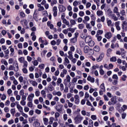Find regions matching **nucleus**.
Returning a JSON list of instances; mask_svg holds the SVG:
<instances>
[{
    "label": "nucleus",
    "instance_id": "aec40b11",
    "mask_svg": "<svg viewBox=\"0 0 127 127\" xmlns=\"http://www.w3.org/2000/svg\"><path fill=\"white\" fill-rule=\"evenodd\" d=\"M43 121L44 125H45V126H47V125H48V119L44 118Z\"/></svg>",
    "mask_w": 127,
    "mask_h": 127
},
{
    "label": "nucleus",
    "instance_id": "9d476101",
    "mask_svg": "<svg viewBox=\"0 0 127 127\" xmlns=\"http://www.w3.org/2000/svg\"><path fill=\"white\" fill-rule=\"evenodd\" d=\"M105 37H106V38H107V39H110L112 38V33L111 32H107L105 35Z\"/></svg>",
    "mask_w": 127,
    "mask_h": 127
},
{
    "label": "nucleus",
    "instance_id": "1a4fd4ad",
    "mask_svg": "<svg viewBox=\"0 0 127 127\" xmlns=\"http://www.w3.org/2000/svg\"><path fill=\"white\" fill-rule=\"evenodd\" d=\"M92 41V37L91 36H87L85 38V43H88L89 41Z\"/></svg>",
    "mask_w": 127,
    "mask_h": 127
},
{
    "label": "nucleus",
    "instance_id": "72a5a7b5",
    "mask_svg": "<svg viewBox=\"0 0 127 127\" xmlns=\"http://www.w3.org/2000/svg\"><path fill=\"white\" fill-rule=\"evenodd\" d=\"M45 66V65L44 64H41L39 65V68H41L42 70H43V69H44Z\"/></svg>",
    "mask_w": 127,
    "mask_h": 127
},
{
    "label": "nucleus",
    "instance_id": "13d9d810",
    "mask_svg": "<svg viewBox=\"0 0 127 127\" xmlns=\"http://www.w3.org/2000/svg\"><path fill=\"white\" fill-rule=\"evenodd\" d=\"M14 123V121L13 119H11V120H9L8 122V125H12Z\"/></svg>",
    "mask_w": 127,
    "mask_h": 127
},
{
    "label": "nucleus",
    "instance_id": "79ce46f5",
    "mask_svg": "<svg viewBox=\"0 0 127 127\" xmlns=\"http://www.w3.org/2000/svg\"><path fill=\"white\" fill-rule=\"evenodd\" d=\"M22 71L24 74H27V73H28V71L27 70V69H26V68H23L22 69Z\"/></svg>",
    "mask_w": 127,
    "mask_h": 127
},
{
    "label": "nucleus",
    "instance_id": "09e8293b",
    "mask_svg": "<svg viewBox=\"0 0 127 127\" xmlns=\"http://www.w3.org/2000/svg\"><path fill=\"white\" fill-rule=\"evenodd\" d=\"M47 53V50H44L41 54V55H43V56H45V54Z\"/></svg>",
    "mask_w": 127,
    "mask_h": 127
},
{
    "label": "nucleus",
    "instance_id": "412c9836",
    "mask_svg": "<svg viewBox=\"0 0 127 127\" xmlns=\"http://www.w3.org/2000/svg\"><path fill=\"white\" fill-rule=\"evenodd\" d=\"M70 42L71 43H76L77 42V39L76 38H72L70 39Z\"/></svg>",
    "mask_w": 127,
    "mask_h": 127
},
{
    "label": "nucleus",
    "instance_id": "39448f33",
    "mask_svg": "<svg viewBox=\"0 0 127 127\" xmlns=\"http://www.w3.org/2000/svg\"><path fill=\"white\" fill-rule=\"evenodd\" d=\"M104 57H105V53H101L99 55V57L96 58L97 62H101V61H103Z\"/></svg>",
    "mask_w": 127,
    "mask_h": 127
},
{
    "label": "nucleus",
    "instance_id": "ea45409f",
    "mask_svg": "<svg viewBox=\"0 0 127 127\" xmlns=\"http://www.w3.org/2000/svg\"><path fill=\"white\" fill-rule=\"evenodd\" d=\"M14 59L12 58H10L8 60L9 64H12L13 63Z\"/></svg>",
    "mask_w": 127,
    "mask_h": 127
},
{
    "label": "nucleus",
    "instance_id": "8fccbe9b",
    "mask_svg": "<svg viewBox=\"0 0 127 127\" xmlns=\"http://www.w3.org/2000/svg\"><path fill=\"white\" fill-rule=\"evenodd\" d=\"M19 94L20 96H23L24 95V90L22 89L20 91Z\"/></svg>",
    "mask_w": 127,
    "mask_h": 127
},
{
    "label": "nucleus",
    "instance_id": "f704fd0d",
    "mask_svg": "<svg viewBox=\"0 0 127 127\" xmlns=\"http://www.w3.org/2000/svg\"><path fill=\"white\" fill-rule=\"evenodd\" d=\"M10 113H11V115L14 116V114H15V109H11L10 110Z\"/></svg>",
    "mask_w": 127,
    "mask_h": 127
},
{
    "label": "nucleus",
    "instance_id": "3c124183",
    "mask_svg": "<svg viewBox=\"0 0 127 127\" xmlns=\"http://www.w3.org/2000/svg\"><path fill=\"white\" fill-rule=\"evenodd\" d=\"M60 90L61 91H63L64 90V85L63 83L60 84Z\"/></svg>",
    "mask_w": 127,
    "mask_h": 127
},
{
    "label": "nucleus",
    "instance_id": "4be33fe9",
    "mask_svg": "<svg viewBox=\"0 0 127 127\" xmlns=\"http://www.w3.org/2000/svg\"><path fill=\"white\" fill-rule=\"evenodd\" d=\"M110 61H111V62H116V61H117V57H112L110 59Z\"/></svg>",
    "mask_w": 127,
    "mask_h": 127
},
{
    "label": "nucleus",
    "instance_id": "a211bd4d",
    "mask_svg": "<svg viewBox=\"0 0 127 127\" xmlns=\"http://www.w3.org/2000/svg\"><path fill=\"white\" fill-rule=\"evenodd\" d=\"M95 37H96V38H97V41H99L100 42V41H101V40H102V39L103 38V37H102V36H99V35H95Z\"/></svg>",
    "mask_w": 127,
    "mask_h": 127
},
{
    "label": "nucleus",
    "instance_id": "c85d7f7f",
    "mask_svg": "<svg viewBox=\"0 0 127 127\" xmlns=\"http://www.w3.org/2000/svg\"><path fill=\"white\" fill-rule=\"evenodd\" d=\"M47 97L49 100H52V99L53 98V96H52V94L51 93L48 94Z\"/></svg>",
    "mask_w": 127,
    "mask_h": 127
},
{
    "label": "nucleus",
    "instance_id": "052dcab7",
    "mask_svg": "<svg viewBox=\"0 0 127 127\" xmlns=\"http://www.w3.org/2000/svg\"><path fill=\"white\" fill-rule=\"evenodd\" d=\"M127 76L126 75H123V77H122V81H126Z\"/></svg>",
    "mask_w": 127,
    "mask_h": 127
},
{
    "label": "nucleus",
    "instance_id": "a18cd8bd",
    "mask_svg": "<svg viewBox=\"0 0 127 127\" xmlns=\"http://www.w3.org/2000/svg\"><path fill=\"white\" fill-rule=\"evenodd\" d=\"M91 119H92L93 121H95V120H97V116L96 115H91Z\"/></svg>",
    "mask_w": 127,
    "mask_h": 127
},
{
    "label": "nucleus",
    "instance_id": "f257e3e1",
    "mask_svg": "<svg viewBox=\"0 0 127 127\" xmlns=\"http://www.w3.org/2000/svg\"><path fill=\"white\" fill-rule=\"evenodd\" d=\"M8 70H13L14 72H18L19 70V67L18 66V63L17 61L15 60L13 63V65H10L8 67Z\"/></svg>",
    "mask_w": 127,
    "mask_h": 127
},
{
    "label": "nucleus",
    "instance_id": "4468645a",
    "mask_svg": "<svg viewBox=\"0 0 127 127\" xmlns=\"http://www.w3.org/2000/svg\"><path fill=\"white\" fill-rule=\"evenodd\" d=\"M94 50L95 52H99L101 50V49L99 46H95L94 48Z\"/></svg>",
    "mask_w": 127,
    "mask_h": 127
},
{
    "label": "nucleus",
    "instance_id": "9b49d317",
    "mask_svg": "<svg viewBox=\"0 0 127 127\" xmlns=\"http://www.w3.org/2000/svg\"><path fill=\"white\" fill-rule=\"evenodd\" d=\"M33 18L35 20V21H38V15L36 12H34Z\"/></svg>",
    "mask_w": 127,
    "mask_h": 127
},
{
    "label": "nucleus",
    "instance_id": "5701e85b",
    "mask_svg": "<svg viewBox=\"0 0 127 127\" xmlns=\"http://www.w3.org/2000/svg\"><path fill=\"white\" fill-rule=\"evenodd\" d=\"M57 3V0H52L51 2V5L52 6H53L54 4H56Z\"/></svg>",
    "mask_w": 127,
    "mask_h": 127
},
{
    "label": "nucleus",
    "instance_id": "338daca9",
    "mask_svg": "<svg viewBox=\"0 0 127 127\" xmlns=\"http://www.w3.org/2000/svg\"><path fill=\"white\" fill-rule=\"evenodd\" d=\"M50 61H52V62H55V61H56V60H55V57H52L50 58Z\"/></svg>",
    "mask_w": 127,
    "mask_h": 127
},
{
    "label": "nucleus",
    "instance_id": "864d4df0",
    "mask_svg": "<svg viewBox=\"0 0 127 127\" xmlns=\"http://www.w3.org/2000/svg\"><path fill=\"white\" fill-rule=\"evenodd\" d=\"M119 9H118L117 7H115L114 9L113 10L114 13H118V11Z\"/></svg>",
    "mask_w": 127,
    "mask_h": 127
},
{
    "label": "nucleus",
    "instance_id": "0e129e2a",
    "mask_svg": "<svg viewBox=\"0 0 127 127\" xmlns=\"http://www.w3.org/2000/svg\"><path fill=\"white\" fill-rule=\"evenodd\" d=\"M40 126V123H39L38 122L36 121L35 122V127H39Z\"/></svg>",
    "mask_w": 127,
    "mask_h": 127
},
{
    "label": "nucleus",
    "instance_id": "b1692460",
    "mask_svg": "<svg viewBox=\"0 0 127 127\" xmlns=\"http://www.w3.org/2000/svg\"><path fill=\"white\" fill-rule=\"evenodd\" d=\"M27 106L29 108H32L33 107V104H32V101H29L27 103Z\"/></svg>",
    "mask_w": 127,
    "mask_h": 127
},
{
    "label": "nucleus",
    "instance_id": "0eeeda50",
    "mask_svg": "<svg viewBox=\"0 0 127 127\" xmlns=\"http://www.w3.org/2000/svg\"><path fill=\"white\" fill-rule=\"evenodd\" d=\"M122 29L123 32H125V31H127V21H124L122 24Z\"/></svg>",
    "mask_w": 127,
    "mask_h": 127
},
{
    "label": "nucleus",
    "instance_id": "4c0bfd02",
    "mask_svg": "<svg viewBox=\"0 0 127 127\" xmlns=\"http://www.w3.org/2000/svg\"><path fill=\"white\" fill-rule=\"evenodd\" d=\"M107 13L108 14V15H110V16H111V15H112V10L109 8L107 10Z\"/></svg>",
    "mask_w": 127,
    "mask_h": 127
},
{
    "label": "nucleus",
    "instance_id": "f03ea898",
    "mask_svg": "<svg viewBox=\"0 0 127 127\" xmlns=\"http://www.w3.org/2000/svg\"><path fill=\"white\" fill-rule=\"evenodd\" d=\"M83 51L85 54L89 53V55H93L94 54V50L90 49V47L87 45L84 46Z\"/></svg>",
    "mask_w": 127,
    "mask_h": 127
},
{
    "label": "nucleus",
    "instance_id": "a878e982",
    "mask_svg": "<svg viewBox=\"0 0 127 127\" xmlns=\"http://www.w3.org/2000/svg\"><path fill=\"white\" fill-rule=\"evenodd\" d=\"M35 118H36V117L33 116V117H32V118H29V123L31 124V123H32V122L34 121V119H35Z\"/></svg>",
    "mask_w": 127,
    "mask_h": 127
},
{
    "label": "nucleus",
    "instance_id": "6e6552de",
    "mask_svg": "<svg viewBox=\"0 0 127 127\" xmlns=\"http://www.w3.org/2000/svg\"><path fill=\"white\" fill-rule=\"evenodd\" d=\"M64 84L65 86V89L64 90V93H68V83H67V80L66 79H64Z\"/></svg>",
    "mask_w": 127,
    "mask_h": 127
},
{
    "label": "nucleus",
    "instance_id": "393cba45",
    "mask_svg": "<svg viewBox=\"0 0 127 127\" xmlns=\"http://www.w3.org/2000/svg\"><path fill=\"white\" fill-rule=\"evenodd\" d=\"M71 80V77H70V75H67L66 76V82H67V84H68V83H70V80Z\"/></svg>",
    "mask_w": 127,
    "mask_h": 127
},
{
    "label": "nucleus",
    "instance_id": "2eb2a0df",
    "mask_svg": "<svg viewBox=\"0 0 127 127\" xmlns=\"http://www.w3.org/2000/svg\"><path fill=\"white\" fill-rule=\"evenodd\" d=\"M104 31H103V30H98L96 35H102Z\"/></svg>",
    "mask_w": 127,
    "mask_h": 127
},
{
    "label": "nucleus",
    "instance_id": "e433bc0d",
    "mask_svg": "<svg viewBox=\"0 0 127 127\" xmlns=\"http://www.w3.org/2000/svg\"><path fill=\"white\" fill-rule=\"evenodd\" d=\"M21 115L22 116H23V117H24V118H28V116L27 115V114L24 113L23 111L21 112Z\"/></svg>",
    "mask_w": 127,
    "mask_h": 127
},
{
    "label": "nucleus",
    "instance_id": "a19ab883",
    "mask_svg": "<svg viewBox=\"0 0 127 127\" xmlns=\"http://www.w3.org/2000/svg\"><path fill=\"white\" fill-rule=\"evenodd\" d=\"M27 61H28V62H31V61H32V58L30 57V56H28L27 57Z\"/></svg>",
    "mask_w": 127,
    "mask_h": 127
},
{
    "label": "nucleus",
    "instance_id": "4d7b16f0",
    "mask_svg": "<svg viewBox=\"0 0 127 127\" xmlns=\"http://www.w3.org/2000/svg\"><path fill=\"white\" fill-rule=\"evenodd\" d=\"M120 13L121 14H122V15H126V10H125L124 9L122 10V11H121Z\"/></svg>",
    "mask_w": 127,
    "mask_h": 127
},
{
    "label": "nucleus",
    "instance_id": "7ed1b4c3",
    "mask_svg": "<svg viewBox=\"0 0 127 127\" xmlns=\"http://www.w3.org/2000/svg\"><path fill=\"white\" fill-rule=\"evenodd\" d=\"M20 23L21 25L25 28V29H28V28H29V27H28V22L27 21V20H21L20 21Z\"/></svg>",
    "mask_w": 127,
    "mask_h": 127
},
{
    "label": "nucleus",
    "instance_id": "49530a36",
    "mask_svg": "<svg viewBox=\"0 0 127 127\" xmlns=\"http://www.w3.org/2000/svg\"><path fill=\"white\" fill-rule=\"evenodd\" d=\"M126 117H127V114L126 113H124L123 114H122V118L123 119V120H125Z\"/></svg>",
    "mask_w": 127,
    "mask_h": 127
},
{
    "label": "nucleus",
    "instance_id": "58836bf2",
    "mask_svg": "<svg viewBox=\"0 0 127 127\" xmlns=\"http://www.w3.org/2000/svg\"><path fill=\"white\" fill-rule=\"evenodd\" d=\"M32 63H33L34 66H37V65H38L37 60H35L34 62H32Z\"/></svg>",
    "mask_w": 127,
    "mask_h": 127
},
{
    "label": "nucleus",
    "instance_id": "6ab92c4d",
    "mask_svg": "<svg viewBox=\"0 0 127 127\" xmlns=\"http://www.w3.org/2000/svg\"><path fill=\"white\" fill-rule=\"evenodd\" d=\"M103 14H104L103 11L98 10L97 11V15L98 16H101V15H103Z\"/></svg>",
    "mask_w": 127,
    "mask_h": 127
},
{
    "label": "nucleus",
    "instance_id": "2f4dec72",
    "mask_svg": "<svg viewBox=\"0 0 127 127\" xmlns=\"http://www.w3.org/2000/svg\"><path fill=\"white\" fill-rule=\"evenodd\" d=\"M79 29H83L84 28V24H78Z\"/></svg>",
    "mask_w": 127,
    "mask_h": 127
},
{
    "label": "nucleus",
    "instance_id": "5fc2aeb1",
    "mask_svg": "<svg viewBox=\"0 0 127 127\" xmlns=\"http://www.w3.org/2000/svg\"><path fill=\"white\" fill-rule=\"evenodd\" d=\"M114 68V64H109V70H110V69H113Z\"/></svg>",
    "mask_w": 127,
    "mask_h": 127
},
{
    "label": "nucleus",
    "instance_id": "603ef678",
    "mask_svg": "<svg viewBox=\"0 0 127 127\" xmlns=\"http://www.w3.org/2000/svg\"><path fill=\"white\" fill-rule=\"evenodd\" d=\"M91 17V20L94 21H96V17H95V15L92 14Z\"/></svg>",
    "mask_w": 127,
    "mask_h": 127
},
{
    "label": "nucleus",
    "instance_id": "6e6d98bb",
    "mask_svg": "<svg viewBox=\"0 0 127 127\" xmlns=\"http://www.w3.org/2000/svg\"><path fill=\"white\" fill-rule=\"evenodd\" d=\"M28 63L27 61H24V67H25V68H27V65H28Z\"/></svg>",
    "mask_w": 127,
    "mask_h": 127
},
{
    "label": "nucleus",
    "instance_id": "dca6fc26",
    "mask_svg": "<svg viewBox=\"0 0 127 127\" xmlns=\"http://www.w3.org/2000/svg\"><path fill=\"white\" fill-rule=\"evenodd\" d=\"M100 90L106 91V87H105V83H103L100 85Z\"/></svg>",
    "mask_w": 127,
    "mask_h": 127
},
{
    "label": "nucleus",
    "instance_id": "37998d69",
    "mask_svg": "<svg viewBox=\"0 0 127 127\" xmlns=\"http://www.w3.org/2000/svg\"><path fill=\"white\" fill-rule=\"evenodd\" d=\"M35 96L36 97H39V96H40V91H36Z\"/></svg>",
    "mask_w": 127,
    "mask_h": 127
},
{
    "label": "nucleus",
    "instance_id": "680f3d73",
    "mask_svg": "<svg viewBox=\"0 0 127 127\" xmlns=\"http://www.w3.org/2000/svg\"><path fill=\"white\" fill-rule=\"evenodd\" d=\"M99 73L100 75H104V74H105V71H104L103 69H100Z\"/></svg>",
    "mask_w": 127,
    "mask_h": 127
},
{
    "label": "nucleus",
    "instance_id": "774afa93",
    "mask_svg": "<svg viewBox=\"0 0 127 127\" xmlns=\"http://www.w3.org/2000/svg\"><path fill=\"white\" fill-rule=\"evenodd\" d=\"M25 12L27 14H29L30 13V10H29L28 8L26 9Z\"/></svg>",
    "mask_w": 127,
    "mask_h": 127
},
{
    "label": "nucleus",
    "instance_id": "473e14b6",
    "mask_svg": "<svg viewBox=\"0 0 127 127\" xmlns=\"http://www.w3.org/2000/svg\"><path fill=\"white\" fill-rule=\"evenodd\" d=\"M18 60H19L20 63H23V61L24 60V58L21 57L18 59Z\"/></svg>",
    "mask_w": 127,
    "mask_h": 127
},
{
    "label": "nucleus",
    "instance_id": "bf43d9fd",
    "mask_svg": "<svg viewBox=\"0 0 127 127\" xmlns=\"http://www.w3.org/2000/svg\"><path fill=\"white\" fill-rule=\"evenodd\" d=\"M79 45L81 47H84L85 46V43L84 42H81Z\"/></svg>",
    "mask_w": 127,
    "mask_h": 127
},
{
    "label": "nucleus",
    "instance_id": "c03bdc74",
    "mask_svg": "<svg viewBox=\"0 0 127 127\" xmlns=\"http://www.w3.org/2000/svg\"><path fill=\"white\" fill-rule=\"evenodd\" d=\"M85 14V13L84 12V11H80L79 12V16H84Z\"/></svg>",
    "mask_w": 127,
    "mask_h": 127
},
{
    "label": "nucleus",
    "instance_id": "bb28decb",
    "mask_svg": "<svg viewBox=\"0 0 127 127\" xmlns=\"http://www.w3.org/2000/svg\"><path fill=\"white\" fill-rule=\"evenodd\" d=\"M53 121H54V118L51 117L50 118V121L49 122V125H52V124H53Z\"/></svg>",
    "mask_w": 127,
    "mask_h": 127
},
{
    "label": "nucleus",
    "instance_id": "c9c22d12",
    "mask_svg": "<svg viewBox=\"0 0 127 127\" xmlns=\"http://www.w3.org/2000/svg\"><path fill=\"white\" fill-rule=\"evenodd\" d=\"M5 99H6V95L4 94H2V97H1V100H2V101H4Z\"/></svg>",
    "mask_w": 127,
    "mask_h": 127
},
{
    "label": "nucleus",
    "instance_id": "f3484780",
    "mask_svg": "<svg viewBox=\"0 0 127 127\" xmlns=\"http://www.w3.org/2000/svg\"><path fill=\"white\" fill-rule=\"evenodd\" d=\"M111 101L113 103V106H114L115 104L117 103V101L116 100V99L115 98V97H112L111 99Z\"/></svg>",
    "mask_w": 127,
    "mask_h": 127
},
{
    "label": "nucleus",
    "instance_id": "69168bd1",
    "mask_svg": "<svg viewBox=\"0 0 127 127\" xmlns=\"http://www.w3.org/2000/svg\"><path fill=\"white\" fill-rule=\"evenodd\" d=\"M97 68H99V65L97 64L96 65H93L92 66V69L93 70H96V69H97Z\"/></svg>",
    "mask_w": 127,
    "mask_h": 127
},
{
    "label": "nucleus",
    "instance_id": "de8ad7c7",
    "mask_svg": "<svg viewBox=\"0 0 127 127\" xmlns=\"http://www.w3.org/2000/svg\"><path fill=\"white\" fill-rule=\"evenodd\" d=\"M20 104L22 106H25L26 102H25V101H24V100H23L22 101H21L20 102Z\"/></svg>",
    "mask_w": 127,
    "mask_h": 127
},
{
    "label": "nucleus",
    "instance_id": "7c9ffc66",
    "mask_svg": "<svg viewBox=\"0 0 127 127\" xmlns=\"http://www.w3.org/2000/svg\"><path fill=\"white\" fill-rule=\"evenodd\" d=\"M17 108L19 109V111H20V112L21 113L22 111V107H21L20 105H19V104H17ZM20 110L21 111H20Z\"/></svg>",
    "mask_w": 127,
    "mask_h": 127
},
{
    "label": "nucleus",
    "instance_id": "c756f323",
    "mask_svg": "<svg viewBox=\"0 0 127 127\" xmlns=\"http://www.w3.org/2000/svg\"><path fill=\"white\" fill-rule=\"evenodd\" d=\"M20 16L21 17H25V13L23 11H21L20 12Z\"/></svg>",
    "mask_w": 127,
    "mask_h": 127
},
{
    "label": "nucleus",
    "instance_id": "423d86ee",
    "mask_svg": "<svg viewBox=\"0 0 127 127\" xmlns=\"http://www.w3.org/2000/svg\"><path fill=\"white\" fill-rule=\"evenodd\" d=\"M59 10L60 12H65L66 11V7L62 4L59 6Z\"/></svg>",
    "mask_w": 127,
    "mask_h": 127
},
{
    "label": "nucleus",
    "instance_id": "f8f14e48",
    "mask_svg": "<svg viewBox=\"0 0 127 127\" xmlns=\"http://www.w3.org/2000/svg\"><path fill=\"white\" fill-rule=\"evenodd\" d=\"M48 90L52 92V91H54V90H55V88H54L52 85H50L48 86Z\"/></svg>",
    "mask_w": 127,
    "mask_h": 127
},
{
    "label": "nucleus",
    "instance_id": "ddd939ff",
    "mask_svg": "<svg viewBox=\"0 0 127 127\" xmlns=\"http://www.w3.org/2000/svg\"><path fill=\"white\" fill-rule=\"evenodd\" d=\"M88 45L89 46H90V47H93V46H94V45H95V42H94V41L92 40L90 41L88 43Z\"/></svg>",
    "mask_w": 127,
    "mask_h": 127
},
{
    "label": "nucleus",
    "instance_id": "20e7f679",
    "mask_svg": "<svg viewBox=\"0 0 127 127\" xmlns=\"http://www.w3.org/2000/svg\"><path fill=\"white\" fill-rule=\"evenodd\" d=\"M82 120H83V117H81L80 115H77V116L74 118L75 123L80 124Z\"/></svg>",
    "mask_w": 127,
    "mask_h": 127
},
{
    "label": "nucleus",
    "instance_id": "e2e57ef3",
    "mask_svg": "<svg viewBox=\"0 0 127 127\" xmlns=\"http://www.w3.org/2000/svg\"><path fill=\"white\" fill-rule=\"evenodd\" d=\"M113 79H116V80H118L119 77H118V75L117 74H114L112 76Z\"/></svg>",
    "mask_w": 127,
    "mask_h": 127
},
{
    "label": "nucleus",
    "instance_id": "cd10ccee",
    "mask_svg": "<svg viewBox=\"0 0 127 127\" xmlns=\"http://www.w3.org/2000/svg\"><path fill=\"white\" fill-rule=\"evenodd\" d=\"M70 22L71 24V26L72 27V25H75L76 24V21L75 20L71 19L70 21Z\"/></svg>",
    "mask_w": 127,
    "mask_h": 127
}]
</instances>
